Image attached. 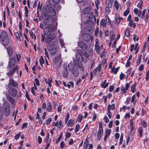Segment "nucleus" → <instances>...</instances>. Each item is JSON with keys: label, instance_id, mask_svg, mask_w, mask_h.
I'll list each match as a JSON object with an SVG mask.
<instances>
[{"label": "nucleus", "instance_id": "obj_1", "mask_svg": "<svg viewBox=\"0 0 149 149\" xmlns=\"http://www.w3.org/2000/svg\"><path fill=\"white\" fill-rule=\"evenodd\" d=\"M0 41L4 46H7L9 44V40L8 38V35L4 31L0 32Z\"/></svg>", "mask_w": 149, "mask_h": 149}, {"label": "nucleus", "instance_id": "obj_2", "mask_svg": "<svg viewBox=\"0 0 149 149\" xmlns=\"http://www.w3.org/2000/svg\"><path fill=\"white\" fill-rule=\"evenodd\" d=\"M55 43H53L52 44L49 43L48 46H47V49L49 51H51L50 54L53 55L54 54L56 53L57 51V48L53 46H54Z\"/></svg>", "mask_w": 149, "mask_h": 149}, {"label": "nucleus", "instance_id": "obj_3", "mask_svg": "<svg viewBox=\"0 0 149 149\" xmlns=\"http://www.w3.org/2000/svg\"><path fill=\"white\" fill-rule=\"evenodd\" d=\"M56 37V35L54 33H51L48 35L47 36V41L46 42L47 43H49L51 42V43L52 44L53 43H55L54 41L51 42Z\"/></svg>", "mask_w": 149, "mask_h": 149}, {"label": "nucleus", "instance_id": "obj_4", "mask_svg": "<svg viewBox=\"0 0 149 149\" xmlns=\"http://www.w3.org/2000/svg\"><path fill=\"white\" fill-rule=\"evenodd\" d=\"M4 114L6 116H8L10 113V110L9 104L7 103H5L4 104Z\"/></svg>", "mask_w": 149, "mask_h": 149}, {"label": "nucleus", "instance_id": "obj_5", "mask_svg": "<svg viewBox=\"0 0 149 149\" xmlns=\"http://www.w3.org/2000/svg\"><path fill=\"white\" fill-rule=\"evenodd\" d=\"M16 58L15 56H13L10 59L9 62L8 67L9 68L13 67L16 64Z\"/></svg>", "mask_w": 149, "mask_h": 149}, {"label": "nucleus", "instance_id": "obj_6", "mask_svg": "<svg viewBox=\"0 0 149 149\" xmlns=\"http://www.w3.org/2000/svg\"><path fill=\"white\" fill-rule=\"evenodd\" d=\"M18 68L17 66H15L14 68L10 70L6 74L8 76H13L14 73L16 71H17Z\"/></svg>", "mask_w": 149, "mask_h": 149}, {"label": "nucleus", "instance_id": "obj_7", "mask_svg": "<svg viewBox=\"0 0 149 149\" xmlns=\"http://www.w3.org/2000/svg\"><path fill=\"white\" fill-rule=\"evenodd\" d=\"M10 94L13 97H15L17 94V91L15 88H12L10 89Z\"/></svg>", "mask_w": 149, "mask_h": 149}, {"label": "nucleus", "instance_id": "obj_8", "mask_svg": "<svg viewBox=\"0 0 149 149\" xmlns=\"http://www.w3.org/2000/svg\"><path fill=\"white\" fill-rule=\"evenodd\" d=\"M9 85H10L13 87H16L17 86V84L13 79H11L9 80L8 87L9 86Z\"/></svg>", "mask_w": 149, "mask_h": 149}, {"label": "nucleus", "instance_id": "obj_9", "mask_svg": "<svg viewBox=\"0 0 149 149\" xmlns=\"http://www.w3.org/2000/svg\"><path fill=\"white\" fill-rule=\"evenodd\" d=\"M79 47L83 49H85L87 47V45L82 42H80L78 43Z\"/></svg>", "mask_w": 149, "mask_h": 149}, {"label": "nucleus", "instance_id": "obj_10", "mask_svg": "<svg viewBox=\"0 0 149 149\" xmlns=\"http://www.w3.org/2000/svg\"><path fill=\"white\" fill-rule=\"evenodd\" d=\"M68 67L69 70L71 72L76 68L74 67V64L72 63H69Z\"/></svg>", "mask_w": 149, "mask_h": 149}, {"label": "nucleus", "instance_id": "obj_11", "mask_svg": "<svg viewBox=\"0 0 149 149\" xmlns=\"http://www.w3.org/2000/svg\"><path fill=\"white\" fill-rule=\"evenodd\" d=\"M68 75V72L67 70V66H65L64 65V70L63 74V77L66 78H67Z\"/></svg>", "mask_w": 149, "mask_h": 149}, {"label": "nucleus", "instance_id": "obj_12", "mask_svg": "<svg viewBox=\"0 0 149 149\" xmlns=\"http://www.w3.org/2000/svg\"><path fill=\"white\" fill-rule=\"evenodd\" d=\"M96 43L95 45V49H96V51L97 54H100V47L99 45L98 44V40L96 39L95 40Z\"/></svg>", "mask_w": 149, "mask_h": 149}, {"label": "nucleus", "instance_id": "obj_13", "mask_svg": "<svg viewBox=\"0 0 149 149\" xmlns=\"http://www.w3.org/2000/svg\"><path fill=\"white\" fill-rule=\"evenodd\" d=\"M56 27L55 25H50L48 27H47L45 29L49 31L50 32H52L56 29Z\"/></svg>", "mask_w": 149, "mask_h": 149}, {"label": "nucleus", "instance_id": "obj_14", "mask_svg": "<svg viewBox=\"0 0 149 149\" xmlns=\"http://www.w3.org/2000/svg\"><path fill=\"white\" fill-rule=\"evenodd\" d=\"M7 50L9 56H12L13 52V48L11 46H8L7 47Z\"/></svg>", "mask_w": 149, "mask_h": 149}, {"label": "nucleus", "instance_id": "obj_15", "mask_svg": "<svg viewBox=\"0 0 149 149\" xmlns=\"http://www.w3.org/2000/svg\"><path fill=\"white\" fill-rule=\"evenodd\" d=\"M76 58L79 61H84L86 62V61H84V58L82 55V54H76Z\"/></svg>", "mask_w": 149, "mask_h": 149}, {"label": "nucleus", "instance_id": "obj_16", "mask_svg": "<svg viewBox=\"0 0 149 149\" xmlns=\"http://www.w3.org/2000/svg\"><path fill=\"white\" fill-rule=\"evenodd\" d=\"M93 37H91L90 36L88 35H86L85 36H84V40L88 42L91 40V41H92L93 40Z\"/></svg>", "mask_w": 149, "mask_h": 149}, {"label": "nucleus", "instance_id": "obj_17", "mask_svg": "<svg viewBox=\"0 0 149 149\" xmlns=\"http://www.w3.org/2000/svg\"><path fill=\"white\" fill-rule=\"evenodd\" d=\"M71 72L73 75L75 77H77L79 75V70L77 69V68H76L75 69H74V70L71 71Z\"/></svg>", "mask_w": 149, "mask_h": 149}, {"label": "nucleus", "instance_id": "obj_18", "mask_svg": "<svg viewBox=\"0 0 149 149\" xmlns=\"http://www.w3.org/2000/svg\"><path fill=\"white\" fill-rule=\"evenodd\" d=\"M129 87V84L128 83H127L125 86V88L123 86H122L121 88V91H123L124 93H125L126 91L128 90V88Z\"/></svg>", "mask_w": 149, "mask_h": 149}, {"label": "nucleus", "instance_id": "obj_19", "mask_svg": "<svg viewBox=\"0 0 149 149\" xmlns=\"http://www.w3.org/2000/svg\"><path fill=\"white\" fill-rule=\"evenodd\" d=\"M77 65L76 63H75V65H77V66L79 68L80 70H81L82 71H84V69L83 68V65L80 62L79 63L77 62Z\"/></svg>", "mask_w": 149, "mask_h": 149}, {"label": "nucleus", "instance_id": "obj_20", "mask_svg": "<svg viewBox=\"0 0 149 149\" xmlns=\"http://www.w3.org/2000/svg\"><path fill=\"white\" fill-rule=\"evenodd\" d=\"M134 12L138 16H140L141 13V10H139L138 9L135 8L134 10Z\"/></svg>", "mask_w": 149, "mask_h": 149}, {"label": "nucleus", "instance_id": "obj_21", "mask_svg": "<svg viewBox=\"0 0 149 149\" xmlns=\"http://www.w3.org/2000/svg\"><path fill=\"white\" fill-rule=\"evenodd\" d=\"M89 142L88 140V138H86L85 140L84 143V149H87L88 145Z\"/></svg>", "mask_w": 149, "mask_h": 149}, {"label": "nucleus", "instance_id": "obj_22", "mask_svg": "<svg viewBox=\"0 0 149 149\" xmlns=\"http://www.w3.org/2000/svg\"><path fill=\"white\" fill-rule=\"evenodd\" d=\"M115 108V105L114 104H112L111 105L110 104L108 105L107 109L108 111H110L111 109L113 110Z\"/></svg>", "mask_w": 149, "mask_h": 149}, {"label": "nucleus", "instance_id": "obj_23", "mask_svg": "<svg viewBox=\"0 0 149 149\" xmlns=\"http://www.w3.org/2000/svg\"><path fill=\"white\" fill-rule=\"evenodd\" d=\"M106 80H105L104 82L101 84V85L102 88H105L108 86L109 83H106Z\"/></svg>", "mask_w": 149, "mask_h": 149}, {"label": "nucleus", "instance_id": "obj_24", "mask_svg": "<svg viewBox=\"0 0 149 149\" xmlns=\"http://www.w3.org/2000/svg\"><path fill=\"white\" fill-rule=\"evenodd\" d=\"M100 24L101 26H102L103 28L106 26V22L105 19H102L101 20Z\"/></svg>", "mask_w": 149, "mask_h": 149}, {"label": "nucleus", "instance_id": "obj_25", "mask_svg": "<svg viewBox=\"0 0 149 149\" xmlns=\"http://www.w3.org/2000/svg\"><path fill=\"white\" fill-rule=\"evenodd\" d=\"M7 98L11 103L13 104L14 103L15 101L14 99L10 96L8 95L7 96Z\"/></svg>", "mask_w": 149, "mask_h": 149}, {"label": "nucleus", "instance_id": "obj_26", "mask_svg": "<svg viewBox=\"0 0 149 149\" xmlns=\"http://www.w3.org/2000/svg\"><path fill=\"white\" fill-rule=\"evenodd\" d=\"M103 133V130H99L97 134V138L99 140L101 137L102 133Z\"/></svg>", "mask_w": 149, "mask_h": 149}, {"label": "nucleus", "instance_id": "obj_27", "mask_svg": "<svg viewBox=\"0 0 149 149\" xmlns=\"http://www.w3.org/2000/svg\"><path fill=\"white\" fill-rule=\"evenodd\" d=\"M74 123V121L73 120L70 119L69 120L67 125L69 127H72Z\"/></svg>", "mask_w": 149, "mask_h": 149}, {"label": "nucleus", "instance_id": "obj_28", "mask_svg": "<svg viewBox=\"0 0 149 149\" xmlns=\"http://www.w3.org/2000/svg\"><path fill=\"white\" fill-rule=\"evenodd\" d=\"M47 110L48 111H51L52 110V105L49 102L47 103Z\"/></svg>", "mask_w": 149, "mask_h": 149}, {"label": "nucleus", "instance_id": "obj_29", "mask_svg": "<svg viewBox=\"0 0 149 149\" xmlns=\"http://www.w3.org/2000/svg\"><path fill=\"white\" fill-rule=\"evenodd\" d=\"M138 131L140 136H141L143 131L142 127H140L139 128Z\"/></svg>", "mask_w": 149, "mask_h": 149}, {"label": "nucleus", "instance_id": "obj_30", "mask_svg": "<svg viewBox=\"0 0 149 149\" xmlns=\"http://www.w3.org/2000/svg\"><path fill=\"white\" fill-rule=\"evenodd\" d=\"M90 10V8H84L83 10V12L84 14H86L88 13L89 12Z\"/></svg>", "mask_w": 149, "mask_h": 149}, {"label": "nucleus", "instance_id": "obj_31", "mask_svg": "<svg viewBox=\"0 0 149 149\" xmlns=\"http://www.w3.org/2000/svg\"><path fill=\"white\" fill-rule=\"evenodd\" d=\"M136 83L132 84L131 86V91L134 93V92L135 90L136 89Z\"/></svg>", "mask_w": 149, "mask_h": 149}, {"label": "nucleus", "instance_id": "obj_32", "mask_svg": "<svg viewBox=\"0 0 149 149\" xmlns=\"http://www.w3.org/2000/svg\"><path fill=\"white\" fill-rule=\"evenodd\" d=\"M39 61L40 64L42 66V64L44 63V58H43L42 56H41L40 57V58L39 59Z\"/></svg>", "mask_w": 149, "mask_h": 149}, {"label": "nucleus", "instance_id": "obj_33", "mask_svg": "<svg viewBox=\"0 0 149 149\" xmlns=\"http://www.w3.org/2000/svg\"><path fill=\"white\" fill-rule=\"evenodd\" d=\"M118 70V68H112L111 71L113 74H116L117 73Z\"/></svg>", "mask_w": 149, "mask_h": 149}, {"label": "nucleus", "instance_id": "obj_34", "mask_svg": "<svg viewBox=\"0 0 149 149\" xmlns=\"http://www.w3.org/2000/svg\"><path fill=\"white\" fill-rule=\"evenodd\" d=\"M129 22L130 26L131 27H132L133 29L135 27V24L133 22L132 20H130Z\"/></svg>", "mask_w": 149, "mask_h": 149}, {"label": "nucleus", "instance_id": "obj_35", "mask_svg": "<svg viewBox=\"0 0 149 149\" xmlns=\"http://www.w3.org/2000/svg\"><path fill=\"white\" fill-rule=\"evenodd\" d=\"M125 34L127 37H129L130 36V33L129 31L127 29H125Z\"/></svg>", "mask_w": 149, "mask_h": 149}, {"label": "nucleus", "instance_id": "obj_36", "mask_svg": "<svg viewBox=\"0 0 149 149\" xmlns=\"http://www.w3.org/2000/svg\"><path fill=\"white\" fill-rule=\"evenodd\" d=\"M52 16H54L55 15L56 13L54 10L53 9L51 8L50 12Z\"/></svg>", "mask_w": 149, "mask_h": 149}, {"label": "nucleus", "instance_id": "obj_37", "mask_svg": "<svg viewBox=\"0 0 149 149\" xmlns=\"http://www.w3.org/2000/svg\"><path fill=\"white\" fill-rule=\"evenodd\" d=\"M114 6L116 10H118V1H114Z\"/></svg>", "mask_w": 149, "mask_h": 149}, {"label": "nucleus", "instance_id": "obj_38", "mask_svg": "<svg viewBox=\"0 0 149 149\" xmlns=\"http://www.w3.org/2000/svg\"><path fill=\"white\" fill-rule=\"evenodd\" d=\"M106 3L107 7L111 8L112 6L111 3V1H106Z\"/></svg>", "mask_w": 149, "mask_h": 149}, {"label": "nucleus", "instance_id": "obj_39", "mask_svg": "<svg viewBox=\"0 0 149 149\" xmlns=\"http://www.w3.org/2000/svg\"><path fill=\"white\" fill-rule=\"evenodd\" d=\"M48 81H47V79H45V81L47 84H48L50 83H51L52 81V79L51 77H50V78H49L48 79Z\"/></svg>", "mask_w": 149, "mask_h": 149}, {"label": "nucleus", "instance_id": "obj_40", "mask_svg": "<svg viewBox=\"0 0 149 149\" xmlns=\"http://www.w3.org/2000/svg\"><path fill=\"white\" fill-rule=\"evenodd\" d=\"M80 127H79V124H77L76 125V126L75 127V131L76 132H77L78 131H79V129Z\"/></svg>", "mask_w": 149, "mask_h": 149}, {"label": "nucleus", "instance_id": "obj_41", "mask_svg": "<svg viewBox=\"0 0 149 149\" xmlns=\"http://www.w3.org/2000/svg\"><path fill=\"white\" fill-rule=\"evenodd\" d=\"M120 19L118 17H116V22L117 25L118 24L120 23Z\"/></svg>", "mask_w": 149, "mask_h": 149}, {"label": "nucleus", "instance_id": "obj_42", "mask_svg": "<svg viewBox=\"0 0 149 149\" xmlns=\"http://www.w3.org/2000/svg\"><path fill=\"white\" fill-rule=\"evenodd\" d=\"M42 41L45 42H46L47 41V37L46 38V39H45V36L44 35H43L42 34Z\"/></svg>", "mask_w": 149, "mask_h": 149}, {"label": "nucleus", "instance_id": "obj_43", "mask_svg": "<svg viewBox=\"0 0 149 149\" xmlns=\"http://www.w3.org/2000/svg\"><path fill=\"white\" fill-rule=\"evenodd\" d=\"M107 131H106V135L107 136H108L111 134V129L109 130H108L107 131Z\"/></svg>", "mask_w": 149, "mask_h": 149}, {"label": "nucleus", "instance_id": "obj_44", "mask_svg": "<svg viewBox=\"0 0 149 149\" xmlns=\"http://www.w3.org/2000/svg\"><path fill=\"white\" fill-rule=\"evenodd\" d=\"M70 114L69 113H67L66 118L65 119V122H67L69 118Z\"/></svg>", "mask_w": 149, "mask_h": 149}, {"label": "nucleus", "instance_id": "obj_45", "mask_svg": "<svg viewBox=\"0 0 149 149\" xmlns=\"http://www.w3.org/2000/svg\"><path fill=\"white\" fill-rule=\"evenodd\" d=\"M52 121V118H49L46 121V125H48Z\"/></svg>", "mask_w": 149, "mask_h": 149}, {"label": "nucleus", "instance_id": "obj_46", "mask_svg": "<svg viewBox=\"0 0 149 149\" xmlns=\"http://www.w3.org/2000/svg\"><path fill=\"white\" fill-rule=\"evenodd\" d=\"M139 40V37L136 34H134L133 36V40L135 41L136 40Z\"/></svg>", "mask_w": 149, "mask_h": 149}, {"label": "nucleus", "instance_id": "obj_47", "mask_svg": "<svg viewBox=\"0 0 149 149\" xmlns=\"http://www.w3.org/2000/svg\"><path fill=\"white\" fill-rule=\"evenodd\" d=\"M107 19L108 20L107 23L109 24L110 25L111 27H113V25L111 24V20L108 16H107Z\"/></svg>", "mask_w": 149, "mask_h": 149}, {"label": "nucleus", "instance_id": "obj_48", "mask_svg": "<svg viewBox=\"0 0 149 149\" xmlns=\"http://www.w3.org/2000/svg\"><path fill=\"white\" fill-rule=\"evenodd\" d=\"M104 120L105 122L106 123H108L109 121V120L106 116H105L104 117Z\"/></svg>", "mask_w": 149, "mask_h": 149}, {"label": "nucleus", "instance_id": "obj_49", "mask_svg": "<svg viewBox=\"0 0 149 149\" xmlns=\"http://www.w3.org/2000/svg\"><path fill=\"white\" fill-rule=\"evenodd\" d=\"M78 118L79 120L78 121L80 123L82 119V115H79L78 116Z\"/></svg>", "mask_w": 149, "mask_h": 149}, {"label": "nucleus", "instance_id": "obj_50", "mask_svg": "<svg viewBox=\"0 0 149 149\" xmlns=\"http://www.w3.org/2000/svg\"><path fill=\"white\" fill-rule=\"evenodd\" d=\"M21 133L20 132H19L18 134H16L15 136V139L16 140L18 139L19 138V136H20V135H21Z\"/></svg>", "mask_w": 149, "mask_h": 149}, {"label": "nucleus", "instance_id": "obj_51", "mask_svg": "<svg viewBox=\"0 0 149 149\" xmlns=\"http://www.w3.org/2000/svg\"><path fill=\"white\" fill-rule=\"evenodd\" d=\"M103 130L102 125V122H100L99 124V130Z\"/></svg>", "mask_w": 149, "mask_h": 149}, {"label": "nucleus", "instance_id": "obj_52", "mask_svg": "<svg viewBox=\"0 0 149 149\" xmlns=\"http://www.w3.org/2000/svg\"><path fill=\"white\" fill-rule=\"evenodd\" d=\"M77 53L76 54H82L83 53L82 50L81 49H78L77 50Z\"/></svg>", "mask_w": 149, "mask_h": 149}, {"label": "nucleus", "instance_id": "obj_53", "mask_svg": "<svg viewBox=\"0 0 149 149\" xmlns=\"http://www.w3.org/2000/svg\"><path fill=\"white\" fill-rule=\"evenodd\" d=\"M107 115L108 116L109 118H111V112L110 111H108V110H107Z\"/></svg>", "mask_w": 149, "mask_h": 149}, {"label": "nucleus", "instance_id": "obj_54", "mask_svg": "<svg viewBox=\"0 0 149 149\" xmlns=\"http://www.w3.org/2000/svg\"><path fill=\"white\" fill-rule=\"evenodd\" d=\"M64 143L63 141H62L60 143V147L61 148H63L64 147Z\"/></svg>", "mask_w": 149, "mask_h": 149}, {"label": "nucleus", "instance_id": "obj_55", "mask_svg": "<svg viewBox=\"0 0 149 149\" xmlns=\"http://www.w3.org/2000/svg\"><path fill=\"white\" fill-rule=\"evenodd\" d=\"M3 114V111L1 109H0V120H1L2 118Z\"/></svg>", "mask_w": 149, "mask_h": 149}, {"label": "nucleus", "instance_id": "obj_56", "mask_svg": "<svg viewBox=\"0 0 149 149\" xmlns=\"http://www.w3.org/2000/svg\"><path fill=\"white\" fill-rule=\"evenodd\" d=\"M35 81L36 85L37 86H39L40 85L39 81L38 79L37 78H35Z\"/></svg>", "mask_w": 149, "mask_h": 149}, {"label": "nucleus", "instance_id": "obj_57", "mask_svg": "<svg viewBox=\"0 0 149 149\" xmlns=\"http://www.w3.org/2000/svg\"><path fill=\"white\" fill-rule=\"evenodd\" d=\"M15 34L16 37L18 40H19L20 39L19 36V33L17 32H16L15 33Z\"/></svg>", "mask_w": 149, "mask_h": 149}, {"label": "nucleus", "instance_id": "obj_58", "mask_svg": "<svg viewBox=\"0 0 149 149\" xmlns=\"http://www.w3.org/2000/svg\"><path fill=\"white\" fill-rule=\"evenodd\" d=\"M142 126L145 127H146L147 125V123L144 120H143L142 121Z\"/></svg>", "mask_w": 149, "mask_h": 149}, {"label": "nucleus", "instance_id": "obj_59", "mask_svg": "<svg viewBox=\"0 0 149 149\" xmlns=\"http://www.w3.org/2000/svg\"><path fill=\"white\" fill-rule=\"evenodd\" d=\"M71 86H73V84L71 82H69V84H68L67 85V87L69 88L71 87Z\"/></svg>", "mask_w": 149, "mask_h": 149}, {"label": "nucleus", "instance_id": "obj_60", "mask_svg": "<svg viewBox=\"0 0 149 149\" xmlns=\"http://www.w3.org/2000/svg\"><path fill=\"white\" fill-rule=\"evenodd\" d=\"M45 49V54L46 55V56L48 58H49V55L48 54V52H47V50L46 48H45L44 49Z\"/></svg>", "mask_w": 149, "mask_h": 149}, {"label": "nucleus", "instance_id": "obj_61", "mask_svg": "<svg viewBox=\"0 0 149 149\" xmlns=\"http://www.w3.org/2000/svg\"><path fill=\"white\" fill-rule=\"evenodd\" d=\"M129 13V10H126L124 13V15L125 16H126Z\"/></svg>", "mask_w": 149, "mask_h": 149}, {"label": "nucleus", "instance_id": "obj_62", "mask_svg": "<svg viewBox=\"0 0 149 149\" xmlns=\"http://www.w3.org/2000/svg\"><path fill=\"white\" fill-rule=\"evenodd\" d=\"M55 4H57L59 2L60 0H51Z\"/></svg>", "mask_w": 149, "mask_h": 149}, {"label": "nucleus", "instance_id": "obj_63", "mask_svg": "<svg viewBox=\"0 0 149 149\" xmlns=\"http://www.w3.org/2000/svg\"><path fill=\"white\" fill-rule=\"evenodd\" d=\"M42 141V139L40 136H38V141L39 143H40Z\"/></svg>", "mask_w": 149, "mask_h": 149}, {"label": "nucleus", "instance_id": "obj_64", "mask_svg": "<svg viewBox=\"0 0 149 149\" xmlns=\"http://www.w3.org/2000/svg\"><path fill=\"white\" fill-rule=\"evenodd\" d=\"M144 66L143 65L141 64L139 67V70L140 71H141L143 69Z\"/></svg>", "mask_w": 149, "mask_h": 149}]
</instances>
